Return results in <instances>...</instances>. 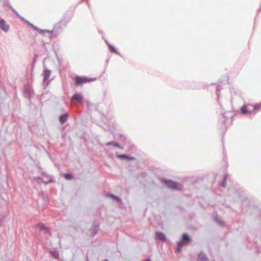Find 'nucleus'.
<instances>
[{"label":"nucleus","mask_w":261,"mask_h":261,"mask_svg":"<svg viewBox=\"0 0 261 261\" xmlns=\"http://www.w3.org/2000/svg\"><path fill=\"white\" fill-rule=\"evenodd\" d=\"M106 145H107V146H113L114 147H117V148H118L119 149H123V146H120L119 143H118L117 142H116L115 141H110V142H108L106 143Z\"/></svg>","instance_id":"ddd939ff"},{"label":"nucleus","mask_w":261,"mask_h":261,"mask_svg":"<svg viewBox=\"0 0 261 261\" xmlns=\"http://www.w3.org/2000/svg\"><path fill=\"white\" fill-rule=\"evenodd\" d=\"M71 99L72 100H75L78 101L80 103L82 102L83 100V96L79 93H75L73 94V95L72 96Z\"/></svg>","instance_id":"9b49d317"},{"label":"nucleus","mask_w":261,"mask_h":261,"mask_svg":"<svg viewBox=\"0 0 261 261\" xmlns=\"http://www.w3.org/2000/svg\"><path fill=\"white\" fill-rule=\"evenodd\" d=\"M163 182L165 185L170 189L180 191L183 188L182 185L171 180L164 179Z\"/></svg>","instance_id":"f03ea898"},{"label":"nucleus","mask_w":261,"mask_h":261,"mask_svg":"<svg viewBox=\"0 0 261 261\" xmlns=\"http://www.w3.org/2000/svg\"><path fill=\"white\" fill-rule=\"evenodd\" d=\"M96 80L95 78H88L85 76H75V82L77 85H82L84 83L93 82Z\"/></svg>","instance_id":"20e7f679"},{"label":"nucleus","mask_w":261,"mask_h":261,"mask_svg":"<svg viewBox=\"0 0 261 261\" xmlns=\"http://www.w3.org/2000/svg\"><path fill=\"white\" fill-rule=\"evenodd\" d=\"M106 196L107 197H110V198H112V199H114V198L115 197L116 195L113 194H111V193H107Z\"/></svg>","instance_id":"c85d7f7f"},{"label":"nucleus","mask_w":261,"mask_h":261,"mask_svg":"<svg viewBox=\"0 0 261 261\" xmlns=\"http://www.w3.org/2000/svg\"><path fill=\"white\" fill-rule=\"evenodd\" d=\"M251 105H244L241 108V112L243 114H246L248 113H251L252 110L251 109Z\"/></svg>","instance_id":"0eeeda50"},{"label":"nucleus","mask_w":261,"mask_h":261,"mask_svg":"<svg viewBox=\"0 0 261 261\" xmlns=\"http://www.w3.org/2000/svg\"><path fill=\"white\" fill-rule=\"evenodd\" d=\"M69 21V19L66 20L64 18H63L54 25V36L55 37H57L60 33L62 32L63 29L67 26Z\"/></svg>","instance_id":"f257e3e1"},{"label":"nucleus","mask_w":261,"mask_h":261,"mask_svg":"<svg viewBox=\"0 0 261 261\" xmlns=\"http://www.w3.org/2000/svg\"><path fill=\"white\" fill-rule=\"evenodd\" d=\"M64 177L68 180H71L73 178L72 175L70 173H65L64 174Z\"/></svg>","instance_id":"393cba45"},{"label":"nucleus","mask_w":261,"mask_h":261,"mask_svg":"<svg viewBox=\"0 0 261 261\" xmlns=\"http://www.w3.org/2000/svg\"><path fill=\"white\" fill-rule=\"evenodd\" d=\"M143 261H150V260L149 259H145Z\"/></svg>","instance_id":"f704fd0d"},{"label":"nucleus","mask_w":261,"mask_h":261,"mask_svg":"<svg viewBox=\"0 0 261 261\" xmlns=\"http://www.w3.org/2000/svg\"><path fill=\"white\" fill-rule=\"evenodd\" d=\"M199 261H208V258L205 253L201 252L198 255Z\"/></svg>","instance_id":"dca6fc26"},{"label":"nucleus","mask_w":261,"mask_h":261,"mask_svg":"<svg viewBox=\"0 0 261 261\" xmlns=\"http://www.w3.org/2000/svg\"><path fill=\"white\" fill-rule=\"evenodd\" d=\"M220 86H217V90H216V94L217 95L218 97H219V94H220Z\"/></svg>","instance_id":"7c9ffc66"},{"label":"nucleus","mask_w":261,"mask_h":261,"mask_svg":"<svg viewBox=\"0 0 261 261\" xmlns=\"http://www.w3.org/2000/svg\"><path fill=\"white\" fill-rule=\"evenodd\" d=\"M226 185V175H225L223 178L222 181L220 182V186L222 187H225Z\"/></svg>","instance_id":"412c9836"},{"label":"nucleus","mask_w":261,"mask_h":261,"mask_svg":"<svg viewBox=\"0 0 261 261\" xmlns=\"http://www.w3.org/2000/svg\"><path fill=\"white\" fill-rule=\"evenodd\" d=\"M191 241V238L187 233H184L182 234L181 239L180 241L177 243V250L178 251H180V248L184 246L187 244L189 242Z\"/></svg>","instance_id":"7ed1b4c3"},{"label":"nucleus","mask_w":261,"mask_h":261,"mask_svg":"<svg viewBox=\"0 0 261 261\" xmlns=\"http://www.w3.org/2000/svg\"><path fill=\"white\" fill-rule=\"evenodd\" d=\"M261 10V4H260V9H259L258 10V12Z\"/></svg>","instance_id":"c9c22d12"},{"label":"nucleus","mask_w":261,"mask_h":261,"mask_svg":"<svg viewBox=\"0 0 261 261\" xmlns=\"http://www.w3.org/2000/svg\"><path fill=\"white\" fill-rule=\"evenodd\" d=\"M116 156L117 157V158L120 160H127L132 161H134L135 160V158L125 154H118L116 153Z\"/></svg>","instance_id":"6e6552de"},{"label":"nucleus","mask_w":261,"mask_h":261,"mask_svg":"<svg viewBox=\"0 0 261 261\" xmlns=\"http://www.w3.org/2000/svg\"><path fill=\"white\" fill-rule=\"evenodd\" d=\"M155 237L157 239L162 241H165L166 240V237L165 234L161 232H155Z\"/></svg>","instance_id":"2eb2a0df"},{"label":"nucleus","mask_w":261,"mask_h":261,"mask_svg":"<svg viewBox=\"0 0 261 261\" xmlns=\"http://www.w3.org/2000/svg\"><path fill=\"white\" fill-rule=\"evenodd\" d=\"M1 102H3V99H1Z\"/></svg>","instance_id":"4c0bfd02"},{"label":"nucleus","mask_w":261,"mask_h":261,"mask_svg":"<svg viewBox=\"0 0 261 261\" xmlns=\"http://www.w3.org/2000/svg\"><path fill=\"white\" fill-rule=\"evenodd\" d=\"M1 102H3V99H1Z\"/></svg>","instance_id":"58836bf2"},{"label":"nucleus","mask_w":261,"mask_h":261,"mask_svg":"<svg viewBox=\"0 0 261 261\" xmlns=\"http://www.w3.org/2000/svg\"><path fill=\"white\" fill-rule=\"evenodd\" d=\"M33 29H34L35 30H36L38 33H41L42 32V29L38 28L36 26H35L32 23H30L29 24Z\"/></svg>","instance_id":"5701e85b"},{"label":"nucleus","mask_w":261,"mask_h":261,"mask_svg":"<svg viewBox=\"0 0 261 261\" xmlns=\"http://www.w3.org/2000/svg\"><path fill=\"white\" fill-rule=\"evenodd\" d=\"M114 200H115L117 202L119 203H122V199L119 197L118 196H115V197L114 198Z\"/></svg>","instance_id":"cd10ccee"},{"label":"nucleus","mask_w":261,"mask_h":261,"mask_svg":"<svg viewBox=\"0 0 261 261\" xmlns=\"http://www.w3.org/2000/svg\"><path fill=\"white\" fill-rule=\"evenodd\" d=\"M107 42V43L109 46V48L111 52L119 54V53L118 52V51L116 50V49L113 46H112L111 44H110L108 42Z\"/></svg>","instance_id":"a211bd4d"},{"label":"nucleus","mask_w":261,"mask_h":261,"mask_svg":"<svg viewBox=\"0 0 261 261\" xmlns=\"http://www.w3.org/2000/svg\"><path fill=\"white\" fill-rule=\"evenodd\" d=\"M42 32L41 33H39L40 34H43L44 33H48L49 34H53V36H54V29H53V30H42Z\"/></svg>","instance_id":"4be33fe9"},{"label":"nucleus","mask_w":261,"mask_h":261,"mask_svg":"<svg viewBox=\"0 0 261 261\" xmlns=\"http://www.w3.org/2000/svg\"><path fill=\"white\" fill-rule=\"evenodd\" d=\"M38 227L41 230H43L47 233H50V229L47 228L44 224H40L38 225Z\"/></svg>","instance_id":"f3484780"},{"label":"nucleus","mask_w":261,"mask_h":261,"mask_svg":"<svg viewBox=\"0 0 261 261\" xmlns=\"http://www.w3.org/2000/svg\"><path fill=\"white\" fill-rule=\"evenodd\" d=\"M251 108H252V111L255 110H261V102L259 103L256 104L255 105H252Z\"/></svg>","instance_id":"6ab92c4d"},{"label":"nucleus","mask_w":261,"mask_h":261,"mask_svg":"<svg viewBox=\"0 0 261 261\" xmlns=\"http://www.w3.org/2000/svg\"><path fill=\"white\" fill-rule=\"evenodd\" d=\"M38 179H42V178L40 176H38V177H34V180H37Z\"/></svg>","instance_id":"72a5a7b5"},{"label":"nucleus","mask_w":261,"mask_h":261,"mask_svg":"<svg viewBox=\"0 0 261 261\" xmlns=\"http://www.w3.org/2000/svg\"><path fill=\"white\" fill-rule=\"evenodd\" d=\"M4 90V88L2 86V82L0 81V92L2 93Z\"/></svg>","instance_id":"2f4dec72"},{"label":"nucleus","mask_w":261,"mask_h":261,"mask_svg":"<svg viewBox=\"0 0 261 261\" xmlns=\"http://www.w3.org/2000/svg\"><path fill=\"white\" fill-rule=\"evenodd\" d=\"M0 27L5 32H7L9 30V25L6 24L5 20L3 19L0 20Z\"/></svg>","instance_id":"1a4fd4ad"},{"label":"nucleus","mask_w":261,"mask_h":261,"mask_svg":"<svg viewBox=\"0 0 261 261\" xmlns=\"http://www.w3.org/2000/svg\"><path fill=\"white\" fill-rule=\"evenodd\" d=\"M42 182L43 183H44L46 185H48L49 184H51V183H53V182H55V180H54L53 178H52V176L51 177H49V179L47 181H44V180H42Z\"/></svg>","instance_id":"b1692460"},{"label":"nucleus","mask_w":261,"mask_h":261,"mask_svg":"<svg viewBox=\"0 0 261 261\" xmlns=\"http://www.w3.org/2000/svg\"><path fill=\"white\" fill-rule=\"evenodd\" d=\"M50 254L52 256L55 258H58L59 257V253L57 251H52L50 252Z\"/></svg>","instance_id":"aec40b11"},{"label":"nucleus","mask_w":261,"mask_h":261,"mask_svg":"<svg viewBox=\"0 0 261 261\" xmlns=\"http://www.w3.org/2000/svg\"><path fill=\"white\" fill-rule=\"evenodd\" d=\"M9 8L11 10V11L20 19L24 21L25 23H27L28 24H30V22L28 21V20L25 19L24 17L21 16L19 14V13L17 12V11L12 6V5L10 4H9L8 5Z\"/></svg>","instance_id":"423d86ee"},{"label":"nucleus","mask_w":261,"mask_h":261,"mask_svg":"<svg viewBox=\"0 0 261 261\" xmlns=\"http://www.w3.org/2000/svg\"><path fill=\"white\" fill-rule=\"evenodd\" d=\"M2 223L0 222V226H1Z\"/></svg>","instance_id":"ea45409f"},{"label":"nucleus","mask_w":261,"mask_h":261,"mask_svg":"<svg viewBox=\"0 0 261 261\" xmlns=\"http://www.w3.org/2000/svg\"><path fill=\"white\" fill-rule=\"evenodd\" d=\"M51 73V71L50 70L45 68L43 72L42 73V75L43 77V84L44 87H47L49 83V80H48V78L50 76Z\"/></svg>","instance_id":"39448f33"},{"label":"nucleus","mask_w":261,"mask_h":261,"mask_svg":"<svg viewBox=\"0 0 261 261\" xmlns=\"http://www.w3.org/2000/svg\"><path fill=\"white\" fill-rule=\"evenodd\" d=\"M106 196L107 197H110V198H112V199H114V198L115 197L116 195L113 194H111V193H107Z\"/></svg>","instance_id":"c756f323"},{"label":"nucleus","mask_w":261,"mask_h":261,"mask_svg":"<svg viewBox=\"0 0 261 261\" xmlns=\"http://www.w3.org/2000/svg\"><path fill=\"white\" fill-rule=\"evenodd\" d=\"M103 261H109V260H108V259H105Z\"/></svg>","instance_id":"e433bc0d"},{"label":"nucleus","mask_w":261,"mask_h":261,"mask_svg":"<svg viewBox=\"0 0 261 261\" xmlns=\"http://www.w3.org/2000/svg\"><path fill=\"white\" fill-rule=\"evenodd\" d=\"M98 227V224L96 222L93 223L92 228L89 229V232L92 236H93L97 233Z\"/></svg>","instance_id":"9d476101"},{"label":"nucleus","mask_w":261,"mask_h":261,"mask_svg":"<svg viewBox=\"0 0 261 261\" xmlns=\"http://www.w3.org/2000/svg\"><path fill=\"white\" fill-rule=\"evenodd\" d=\"M68 117V115L67 113H65V114L61 115L59 117V121L61 123V124H64L67 121Z\"/></svg>","instance_id":"4468645a"},{"label":"nucleus","mask_w":261,"mask_h":261,"mask_svg":"<svg viewBox=\"0 0 261 261\" xmlns=\"http://www.w3.org/2000/svg\"><path fill=\"white\" fill-rule=\"evenodd\" d=\"M33 91L32 89H31L29 87H25L24 90V95L25 97L30 98L32 95Z\"/></svg>","instance_id":"f8f14e48"},{"label":"nucleus","mask_w":261,"mask_h":261,"mask_svg":"<svg viewBox=\"0 0 261 261\" xmlns=\"http://www.w3.org/2000/svg\"><path fill=\"white\" fill-rule=\"evenodd\" d=\"M226 112L223 113L222 115V116L225 119H226L228 118V117H227L226 116Z\"/></svg>","instance_id":"473e14b6"},{"label":"nucleus","mask_w":261,"mask_h":261,"mask_svg":"<svg viewBox=\"0 0 261 261\" xmlns=\"http://www.w3.org/2000/svg\"><path fill=\"white\" fill-rule=\"evenodd\" d=\"M40 172H41L42 175L46 177H49L51 176L49 175V174H48L46 172L43 171L42 169H40Z\"/></svg>","instance_id":"bb28decb"},{"label":"nucleus","mask_w":261,"mask_h":261,"mask_svg":"<svg viewBox=\"0 0 261 261\" xmlns=\"http://www.w3.org/2000/svg\"><path fill=\"white\" fill-rule=\"evenodd\" d=\"M214 219H215V221H216V222H217V223L219 225H220V226H223V225H224V223L222 221H221V220H219L217 217H215V218H214Z\"/></svg>","instance_id":"a878e982"}]
</instances>
